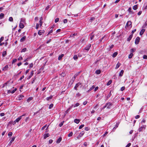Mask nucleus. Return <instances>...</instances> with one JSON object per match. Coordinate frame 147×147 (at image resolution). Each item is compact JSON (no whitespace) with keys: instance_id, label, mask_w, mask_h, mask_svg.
Returning <instances> with one entry per match:
<instances>
[{"instance_id":"obj_1","label":"nucleus","mask_w":147,"mask_h":147,"mask_svg":"<svg viewBox=\"0 0 147 147\" xmlns=\"http://www.w3.org/2000/svg\"><path fill=\"white\" fill-rule=\"evenodd\" d=\"M25 115V114H24L20 116L18 118H17L14 121L15 123L16 122H18L20 121V120L22 119V116H24Z\"/></svg>"},{"instance_id":"obj_2","label":"nucleus","mask_w":147,"mask_h":147,"mask_svg":"<svg viewBox=\"0 0 147 147\" xmlns=\"http://www.w3.org/2000/svg\"><path fill=\"white\" fill-rule=\"evenodd\" d=\"M84 133V131L81 132L78 136H77L76 138L78 139H79L82 136Z\"/></svg>"},{"instance_id":"obj_3","label":"nucleus","mask_w":147,"mask_h":147,"mask_svg":"<svg viewBox=\"0 0 147 147\" xmlns=\"http://www.w3.org/2000/svg\"><path fill=\"white\" fill-rule=\"evenodd\" d=\"M140 38L139 37H137L136 38L135 42V43L136 45H138L139 43L140 40Z\"/></svg>"},{"instance_id":"obj_4","label":"nucleus","mask_w":147,"mask_h":147,"mask_svg":"<svg viewBox=\"0 0 147 147\" xmlns=\"http://www.w3.org/2000/svg\"><path fill=\"white\" fill-rule=\"evenodd\" d=\"M82 84L80 82H78V83L76 84L74 87V89L75 90H77V88L80 85H81Z\"/></svg>"},{"instance_id":"obj_5","label":"nucleus","mask_w":147,"mask_h":147,"mask_svg":"<svg viewBox=\"0 0 147 147\" xmlns=\"http://www.w3.org/2000/svg\"><path fill=\"white\" fill-rule=\"evenodd\" d=\"M146 127V125H143L141 127L139 128V129H138L139 131V132L141 131L142 130L143 128L145 129Z\"/></svg>"},{"instance_id":"obj_6","label":"nucleus","mask_w":147,"mask_h":147,"mask_svg":"<svg viewBox=\"0 0 147 147\" xmlns=\"http://www.w3.org/2000/svg\"><path fill=\"white\" fill-rule=\"evenodd\" d=\"M131 26V27L132 26L131 25V21H128L126 23V27H128L129 26Z\"/></svg>"},{"instance_id":"obj_7","label":"nucleus","mask_w":147,"mask_h":147,"mask_svg":"<svg viewBox=\"0 0 147 147\" xmlns=\"http://www.w3.org/2000/svg\"><path fill=\"white\" fill-rule=\"evenodd\" d=\"M119 123V122H117L116 123V125L113 128V131H114V130L115 129H116L118 127Z\"/></svg>"},{"instance_id":"obj_8","label":"nucleus","mask_w":147,"mask_h":147,"mask_svg":"<svg viewBox=\"0 0 147 147\" xmlns=\"http://www.w3.org/2000/svg\"><path fill=\"white\" fill-rule=\"evenodd\" d=\"M91 46V45L90 44H89L85 48V49L87 51H88L90 48Z\"/></svg>"},{"instance_id":"obj_9","label":"nucleus","mask_w":147,"mask_h":147,"mask_svg":"<svg viewBox=\"0 0 147 147\" xmlns=\"http://www.w3.org/2000/svg\"><path fill=\"white\" fill-rule=\"evenodd\" d=\"M34 71H31V73L30 75L28 76V77L27 78V79L28 80H29L31 78V77L34 74Z\"/></svg>"},{"instance_id":"obj_10","label":"nucleus","mask_w":147,"mask_h":147,"mask_svg":"<svg viewBox=\"0 0 147 147\" xmlns=\"http://www.w3.org/2000/svg\"><path fill=\"white\" fill-rule=\"evenodd\" d=\"M15 138V137H14L12 138L11 140L10 141L8 144L10 146L11 145L12 143L14 140Z\"/></svg>"},{"instance_id":"obj_11","label":"nucleus","mask_w":147,"mask_h":147,"mask_svg":"<svg viewBox=\"0 0 147 147\" xmlns=\"http://www.w3.org/2000/svg\"><path fill=\"white\" fill-rule=\"evenodd\" d=\"M49 136L50 135L49 133L45 134L44 135V139H46L47 138L49 137Z\"/></svg>"},{"instance_id":"obj_12","label":"nucleus","mask_w":147,"mask_h":147,"mask_svg":"<svg viewBox=\"0 0 147 147\" xmlns=\"http://www.w3.org/2000/svg\"><path fill=\"white\" fill-rule=\"evenodd\" d=\"M62 140V138L61 137H60L57 140L56 143L57 144H59L60 143Z\"/></svg>"},{"instance_id":"obj_13","label":"nucleus","mask_w":147,"mask_h":147,"mask_svg":"<svg viewBox=\"0 0 147 147\" xmlns=\"http://www.w3.org/2000/svg\"><path fill=\"white\" fill-rule=\"evenodd\" d=\"M133 37V34H131L129 37L127 39V41L129 42Z\"/></svg>"},{"instance_id":"obj_14","label":"nucleus","mask_w":147,"mask_h":147,"mask_svg":"<svg viewBox=\"0 0 147 147\" xmlns=\"http://www.w3.org/2000/svg\"><path fill=\"white\" fill-rule=\"evenodd\" d=\"M73 106V105H72L71 107H70L69 108H68V109H67V110L66 111L65 113V115L66 114L69 112L71 108Z\"/></svg>"},{"instance_id":"obj_15","label":"nucleus","mask_w":147,"mask_h":147,"mask_svg":"<svg viewBox=\"0 0 147 147\" xmlns=\"http://www.w3.org/2000/svg\"><path fill=\"white\" fill-rule=\"evenodd\" d=\"M80 120L79 119H74V122H75V123H76L77 124H78V123L79 122H80Z\"/></svg>"},{"instance_id":"obj_16","label":"nucleus","mask_w":147,"mask_h":147,"mask_svg":"<svg viewBox=\"0 0 147 147\" xmlns=\"http://www.w3.org/2000/svg\"><path fill=\"white\" fill-rule=\"evenodd\" d=\"M145 31V30L144 29H142L140 32V35L141 36L143 34Z\"/></svg>"},{"instance_id":"obj_17","label":"nucleus","mask_w":147,"mask_h":147,"mask_svg":"<svg viewBox=\"0 0 147 147\" xmlns=\"http://www.w3.org/2000/svg\"><path fill=\"white\" fill-rule=\"evenodd\" d=\"M26 37L25 36H24L22 37L20 40V41L21 42H23L26 39Z\"/></svg>"},{"instance_id":"obj_18","label":"nucleus","mask_w":147,"mask_h":147,"mask_svg":"<svg viewBox=\"0 0 147 147\" xmlns=\"http://www.w3.org/2000/svg\"><path fill=\"white\" fill-rule=\"evenodd\" d=\"M19 27L20 28H23L24 27V24L21 23H20L19 24Z\"/></svg>"},{"instance_id":"obj_19","label":"nucleus","mask_w":147,"mask_h":147,"mask_svg":"<svg viewBox=\"0 0 147 147\" xmlns=\"http://www.w3.org/2000/svg\"><path fill=\"white\" fill-rule=\"evenodd\" d=\"M8 68V66L7 65H5L4 67H3L2 69L3 70H7Z\"/></svg>"},{"instance_id":"obj_20","label":"nucleus","mask_w":147,"mask_h":147,"mask_svg":"<svg viewBox=\"0 0 147 147\" xmlns=\"http://www.w3.org/2000/svg\"><path fill=\"white\" fill-rule=\"evenodd\" d=\"M24 97V96L23 95H20L18 97V100H21Z\"/></svg>"},{"instance_id":"obj_21","label":"nucleus","mask_w":147,"mask_h":147,"mask_svg":"<svg viewBox=\"0 0 147 147\" xmlns=\"http://www.w3.org/2000/svg\"><path fill=\"white\" fill-rule=\"evenodd\" d=\"M118 54V53L117 52H115L113 53L112 55V57L113 58L115 57Z\"/></svg>"},{"instance_id":"obj_22","label":"nucleus","mask_w":147,"mask_h":147,"mask_svg":"<svg viewBox=\"0 0 147 147\" xmlns=\"http://www.w3.org/2000/svg\"><path fill=\"white\" fill-rule=\"evenodd\" d=\"M44 31L39 30L38 32V34L39 35H42V33H44Z\"/></svg>"},{"instance_id":"obj_23","label":"nucleus","mask_w":147,"mask_h":147,"mask_svg":"<svg viewBox=\"0 0 147 147\" xmlns=\"http://www.w3.org/2000/svg\"><path fill=\"white\" fill-rule=\"evenodd\" d=\"M147 27V22L146 21L145 23L143 25L142 28H146Z\"/></svg>"},{"instance_id":"obj_24","label":"nucleus","mask_w":147,"mask_h":147,"mask_svg":"<svg viewBox=\"0 0 147 147\" xmlns=\"http://www.w3.org/2000/svg\"><path fill=\"white\" fill-rule=\"evenodd\" d=\"M109 103L108 105L107 106V109H110L111 108V107L112 106V104L110 102H108Z\"/></svg>"},{"instance_id":"obj_25","label":"nucleus","mask_w":147,"mask_h":147,"mask_svg":"<svg viewBox=\"0 0 147 147\" xmlns=\"http://www.w3.org/2000/svg\"><path fill=\"white\" fill-rule=\"evenodd\" d=\"M101 73V71L100 70H97L95 71V73L97 74H99Z\"/></svg>"},{"instance_id":"obj_26","label":"nucleus","mask_w":147,"mask_h":147,"mask_svg":"<svg viewBox=\"0 0 147 147\" xmlns=\"http://www.w3.org/2000/svg\"><path fill=\"white\" fill-rule=\"evenodd\" d=\"M63 56V54H61L59 55L58 57V59L59 60H61Z\"/></svg>"},{"instance_id":"obj_27","label":"nucleus","mask_w":147,"mask_h":147,"mask_svg":"<svg viewBox=\"0 0 147 147\" xmlns=\"http://www.w3.org/2000/svg\"><path fill=\"white\" fill-rule=\"evenodd\" d=\"M124 72V71L123 70H121L119 74V76L121 77L122 76L123 73Z\"/></svg>"},{"instance_id":"obj_28","label":"nucleus","mask_w":147,"mask_h":147,"mask_svg":"<svg viewBox=\"0 0 147 147\" xmlns=\"http://www.w3.org/2000/svg\"><path fill=\"white\" fill-rule=\"evenodd\" d=\"M76 78L75 77V76H74L72 78L70 81L71 82H72V83H73V82H74V81L76 79Z\"/></svg>"},{"instance_id":"obj_29","label":"nucleus","mask_w":147,"mask_h":147,"mask_svg":"<svg viewBox=\"0 0 147 147\" xmlns=\"http://www.w3.org/2000/svg\"><path fill=\"white\" fill-rule=\"evenodd\" d=\"M121 65V64L119 63H118L116 65V67H115L116 69H117L120 65Z\"/></svg>"},{"instance_id":"obj_30","label":"nucleus","mask_w":147,"mask_h":147,"mask_svg":"<svg viewBox=\"0 0 147 147\" xmlns=\"http://www.w3.org/2000/svg\"><path fill=\"white\" fill-rule=\"evenodd\" d=\"M53 97V96L51 95L49 97H47L46 98V100H47L48 101L49 100L51 99Z\"/></svg>"},{"instance_id":"obj_31","label":"nucleus","mask_w":147,"mask_h":147,"mask_svg":"<svg viewBox=\"0 0 147 147\" xmlns=\"http://www.w3.org/2000/svg\"><path fill=\"white\" fill-rule=\"evenodd\" d=\"M78 58V57L77 55H75L74 57H73V59L74 60H77Z\"/></svg>"},{"instance_id":"obj_32","label":"nucleus","mask_w":147,"mask_h":147,"mask_svg":"<svg viewBox=\"0 0 147 147\" xmlns=\"http://www.w3.org/2000/svg\"><path fill=\"white\" fill-rule=\"evenodd\" d=\"M138 8V6L137 5H135L133 6V9L134 10H136Z\"/></svg>"},{"instance_id":"obj_33","label":"nucleus","mask_w":147,"mask_h":147,"mask_svg":"<svg viewBox=\"0 0 147 147\" xmlns=\"http://www.w3.org/2000/svg\"><path fill=\"white\" fill-rule=\"evenodd\" d=\"M32 97H30L27 99V102H29L32 99Z\"/></svg>"},{"instance_id":"obj_34","label":"nucleus","mask_w":147,"mask_h":147,"mask_svg":"<svg viewBox=\"0 0 147 147\" xmlns=\"http://www.w3.org/2000/svg\"><path fill=\"white\" fill-rule=\"evenodd\" d=\"M36 79V76H35L34 78H33L32 79V81L31 82L32 84H33L35 82V81Z\"/></svg>"},{"instance_id":"obj_35","label":"nucleus","mask_w":147,"mask_h":147,"mask_svg":"<svg viewBox=\"0 0 147 147\" xmlns=\"http://www.w3.org/2000/svg\"><path fill=\"white\" fill-rule=\"evenodd\" d=\"M112 82V80H110L109 82H107V85L109 86L110 85Z\"/></svg>"},{"instance_id":"obj_36","label":"nucleus","mask_w":147,"mask_h":147,"mask_svg":"<svg viewBox=\"0 0 147 147\" xmlns=\"http://www.w3.org/2000/svg\"><path fill=\"white\" fill-rule=\"evenodd\" d=\"M7 55V52L6 51H4L3 52L2 56L3 57H5Z\"/></svg>"},{"instance_id":"obj_37","label":"nucleus","mask_w":147,"mask_h":147,"mask_svg":"<svg viewBox=\"0 0 147 147\" xmlns=\"http://www.w3.org/2000/svg\"><path fill=\"white\" fill-rule=\"evenodd\" d=\"M4 16V14L3 13H1L0 14V19H2Z\"/></svg>"},{"instance_id":"obj_38","label":"nucleus","mask_w":147,"mask_h":147,"mask_svg":"<svg viewBox=\"0 0 147 147\" xmlns=\"http://www.w3.org/2000/svg\"><path fill=\"white\" fill-rule=\"evenodd\" d=\"M25 22V19L23 18H22L20 20V23H22V22L24 23V22Z\"/></svg>"},{"instance_id":"obj_39","label":"nucleus","mask_w":147,"mask_h":147,"mask_svg":"<svg viewBox=\"0 0 147 147\" xmlns=\"http://www.w3.org/2000/svg\"><path fill=\"white\" fill-rule=\"evenodd\" d=\"M95 87L94 86H92L89 90L88 92L91 91Z\"/></svg>"},{"instance_id":"obj_40","label":"nucleus","mask_w":147,"mask_h":147,"mask_svg":"<svg viewBox=\"0 0 147 147\" xmlns=\"http://www.w3.org/2000/svg\"><path fill=\"white\" fill-rule=\"evenodd\" d=\"M133 53H131L128 56V58L129 59H131L132 58V56H133Z\"/></svg>"},{"instance_id":"obj_41","label":"nucleus","mask_w":147,"mask_h":147,"mask_svg":"<svg viewBox=\"0 0 147 147\" xmlns=\"http://www.w3.org/2000/svg\"><path fill=\"white\" fill-rule=\"evenodd\" d=\"M109 103H107L104 106H103V107L102 108V109H104L106 107H107V106L108 105H109Z\"/></svg>"},{"instance_id":"obj_42","label":"nucleus","mask_w":147,"mask_h":147,"mask_svg":"<svg viewBox=\"0 0 147 147\" xmlns=\"http://www.w3.org/2000/svg\"><path fill=\"white\" fill-rule=\"evenodd\" d=\"M135 50L136 49H131L130 50V52H131V53H134Z\"/></svg>"},{"instance_id":"obj_43","label":"nucleus","mask_w":147,"mask_h":147,"mask_svg":"<svg viewBox=\"0 0 147 147\" xmlns=\"http://www.w3.org/2000/svg\"><path fill=\"white\" fill-rule=\"evenodd\" d=\"M26 49H26V48H24L22 50L21 52V53L25 52L26 51Z\"/></svg>"},{"instance_id":"obj_44","label":"nucleus","mask_w":147,"mask_h":147,"mask_svg":"<svg viewBox=\"0 0 147 147\" xmlns=\"http://www.w3.org/2000/svg\"><path fill=\"white\" fill-rule=\"evenodd\" d=\"M93 33L92 32L91 35V36L90 37V39L91 40H92L94 37V35L93 34Z\"/></svg>"},{"instance_id":"obj_45","label":"nucleus","mask_w":147,"mask_h":147,"mask_svg":"<svg viewBox=\"0 0 147 147\" xmlns=\"http://www.w3.org/2000/svg\"><path fill=\"white\" fill-rule=\"evenodd\" d=\"M53 104H50V105L49 106V109H51L53 107Z\"/></svg>"},{"instance_id":"obj_46","label":"nucleus","mask_w":147,"mask_h":147,"mask_svg":"<svg viewBox=\"0 0 147 147\" xmlns=\"http://www.w3.org/2000/svg\"><path fill=\"white\" fill-rule=\"evenodd\" d=\"M64 122V121H63L59 125V126L60 127H61L63 125Z\"/></svg>"},{"instance_id":"obj_47","label":"nucleus","mask_w":147,"mask_h":147,"mask_svg":"<svg viewBox=\"0 0 147 147\" xmlns=\"http://www.w3.org/2000/svg\"><path fill=\"white\" fill-rule=\"evenodd\" d=\"M9 20L10 22H13V18L12 17H10L9 18Z\"/></svg>"},{"instance_id":"obj_48","label":"nucleus","mask_w":147,"mask_h":147,"mask_svg":"<svg viewBox=\"0 0 147 147\" xmlns=\"http://www.w3.org/2000/svg\"><path fill=\"white\" fill-rule=\"evenodd\" d=\"M95 20V18L94 17H91L90 20L91 22H92V21L94 20Z\"/></svg>"},{"instance_id":"obj_49","label":"nucleus","mask_w":147,"mask_h":147,"mask_svg":"<svg viewBox=\"0 0 147 147\" xmlns=\"http://www.w3.org/2000/svg\"><path fill=\"white\" fill-rule=\"evenodd\" d=\"M73 133L72 132H71L70 133L68 134V136L69 137L72 136L73 135Z\"/></svg>"},{"instance_id":"obj_50","label":"nucleus","mask_w":147,"mask_h":147,"mask_svg":"<svg viewBox=\"0 0 147 147\" xmlns=\"http://www.w3.org/2000/svg\"><path fill=\"white\" fill-rule=\"evenodd\" d=\"M80 105V104L78 103H77L74 106V107H78Z\"/></svg>"},{"instance_id":"obj_51","label":"nucleus","mask_w":147,"mask_h":147,"mask_svg":"<svg viewBox=\"0 0 147 147\" xmlns=\"http://www.w3.org/2000/svg\"><path fill=\"white\" fill-rule=\"evenodd\" d=\"M12 135V132H10L8 134V136H11Z\"/></svg>"},{"instance_id":"obj_52","label":"nucleus","mask_w":147,"mask_h":147,"mask_svg":"<svg viewBox=\"0 0 147 147\" xmlns=\"http://www.w3.org/2000/svg\"><path fill=\"white\" fill-rule=\"evenodd\" d=\"M111 91L109 93V94L107 96V98H109L111 96Z\"/></svg>"},{"instance_id":"obj_53","label":"nucleus","mask_w":147,"mask_h":147,"mask_svg":"<svg viewBox=\"0 0 147 147\" xmlns=\"http://www.w3.org/2000/svg\"><path fill=\"white\" fill-rule=\"evenodd\" d=\"M33 66V63H30L29 65V68H31Z\"/></svg>"},{"instance_id":"obj_54","label":"nucleus","mask_w":147,"mask_h":147,"mask_svg":"<svg viewBox=\"0 0 147 147\" xmlns=\"http://www.w3.org/2000/svg\"><path fill=\"white\" fill-rule=\"evenodd\" d=\"M17 90V89L16 88H15L11 92V93L12 94H13V93H14L16 91V90Z\"/></svg>"},{"instance_id":"obj_55","label":"nucleus","mask_w":147,"mask_h":147,"mask_svg":"<svg viewBox=\"0 0 147 147\" xmlns=\"http://www.w3.org/2000/svg\"><path fill=\"white\" fill-rule=\"evenodd\" d=\"M59 21V18H56L55 21V23H57Z\"/></svg>"},{"instance_id":"obj_56","label":"nucleus","mask_w":147,"mask_h":147,"mask_svg":"<svg viewBox=\"0 0 147 147\" xmlns=\"http://www.w3.org/2000/svg\"><path fill=\"white\" fill-rule=\"evenodd\" d=\"M125 87L124 86H123L121 88V90L123 91L125 89Z\"/></svg>"},{"instance_id":"obj_57","label":"nucleus","mask_w":147,"mask_h":147,"mask_svg":"<svg viewBox=\"0 0 147 147\" xmlns=\"http://www.w3.org/2000/svg\"><path fill=\"white\" fill-rule=\"evenodd\" d=\"M84 126V124L82 125H80L79 127V129H81Z\"/></svg>"},{"instance_id":"obj_58","label":"nucleus","mask_w":147,"mask_h":147,"mask_svg":"<svg viewBox=\"0 0 147 147\" xmlns=\"http://www.w3.org/2000/svg\"><path fill=\"white\" fill-rule=\"evenodd\" d=\"M4 37H1L0 38V42H1L4 39Z\"/></svg>"},{"instance_id":"obj_59","label":"nucleus","mask_w":147,"mask_h":147,"mask_svg":"<svg viewBox=\"0 0 147 147\" xmlns=\"http://www.w3.org/2000/svg\"><path fill=\"white\" fill-rule=\"evenodd\" d=\"M53 32V30L52 29L51 30H50L48 32L47 35H48L49 34H50L51 33H52Z\"/></svg>"},{"instance_id":"obj_60","label":"nucleus","mask_w":147,"mask_h":147,"mask_svg":"<svg viewBox=\"0 0 147 147\" xmlns=\"http://www.w3.org/2000/svg\"><path fill=\"white\" fill-rule=\"evenodd\" d=\"M39 27V24L38 23H37L36 25V29H38Z\"/></svg>"},{"instance_id":"obj_61","label":"nucleus","mask_w":147,"mask_h":147,"mask_svg":"<svg viewBox=\"0 0 147 147\" xmlns=\"http://www.w3.org/2000/svg\"><path fill=\"white\" fill-rule=\"evenodd\" d=\"M131 7H130L128 9V11L129 12H131L132 13V11H131Z\"/></svg>"},{"instance_id":"obj_62","label":"nucleus","mask_w":147,"mask_h":147,"mask_svg":"<svg viewBox=\"0 0 147 147\" xmlns=\"http://www.w3.org/2000/svg\"><path fill=\"white\" fill-rule=\"evenodd\" d=\"M47 126V125H45V126H44L43 127H42V128L41 129V130H44L46 128Z\"/></svg>"},{"instance_id":"obj_63","label":"nucleus","mask_w":147,"mask_h":147,"mask_svg":"<svg viewBox=\"0 0 147 147\" xmlns=\"http://www.w3.org/2000/svg\"><path fill=\"white\" fill-rule=\"evenodd\" d=\"M131 145V143H129L125 146V147H129Z\"/></svg>"},{"instance_id":"obj_64","label":"nucleus","mask_w":147,"mask_h":147,"mask_svg":"<svg viewBox=\"0 0 147 147\" xmlns=\"http://www.w3.org/2000/svg\"><path fill=\"white\" fill-rule=\"evenodd\" d=\"M143 58L144 59H147V56L146 55H144L143 56Z\"/></svg>"}]
</instances>
